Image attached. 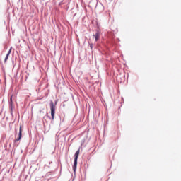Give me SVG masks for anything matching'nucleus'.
Instances as JSON below:
<instances>
[{
  "mask_svg": "<svg viewBox=\"0 0 181 181\" xmlns=\"http://www.w3.org/2000/svg\"><path fill=\"white\" fill-rule=\"evenodd\" d=\"M49 105H50L52 119V121H54V115L56 114V105H54V103H53V101L50 102Z\"/></svg>",
  "mask_w": 181,
  "mask_h": 181,
  "instance_id": "1",
  "label": "nucleus"
},
{
  "mask_svg": "<svg viewBox=\"0 0 181 181\" xmlns=\"http://www.w3.org/2000/svg\"><path fill=\"white\" fill-rule=\"evenodd\" d=\"M80 155V149H78L74 155V166L73 169L74 172H76V169H77V159H78V156Z\"/></svg>",
  "mask_w": 181,
  "mask_h": 181,
  "instance_id": "2",
  "label": "nucleus"
},
{
  "mask_svg": "<svg viewBox=\"0 0 181 181\" xmlns=\"http://www.w3.org/2000/svg\"><path fill=\"white\" fill-rule=\"evenodd\" d=\"M22 138V125H20L18 138L14 140V142H19V140Z\"/></svg>",
  "mask_w": 181,
  "mask_h": 181,
  "instance_id": "3",
  "label": "nucleus"
},
{
  "mask_svg": "<svg viewBox=\"0 0 181 181\" xmlns=\"http://www.w3.org/2000/svg\"><path fill=\"white\" fill-rule=\"evenodd\" d=\"M93 37H95V42H98V40H100V36H101V34L100 33V32L97 31L95 34H94Z\"/></svg>",
  "mask_w": 181,
  "mask_h": 181,
  "instance_id": "4",
  "label": "nucleus"
},
{
  "mask_svg": "<svg viewBox=\"0 0 181 181\" xmlns=\"http://www.w3.org/2000/svg\"><path fill=\"white\" fill-rule=\"evenodd\" d=\"M11 52H12V48H11L9 49L8 52L7 53V54H6V56L5 57V59H4L5 63H6V62L8 61V59L9 55L11 54Z\"/></svg>",
  "mask_w": 181,
  "mask_h": 181,
  "instance_id": "5",
  "label": "nucleus"
},
{
  "mask_svg": "<svg viewBox=\"0 0 181 181\" xmlns=\"http://www.w3.org/2000/svg\"><path fill=\"white\" fill-rule=\"evenodd\" d=\"M90 49H93V44H90Z\"/></svg>",
  "mask_w": 181,
  "mask_h": 181,
  "instance_id": "6",
  "label": "nucleus"
}]
</instances>
